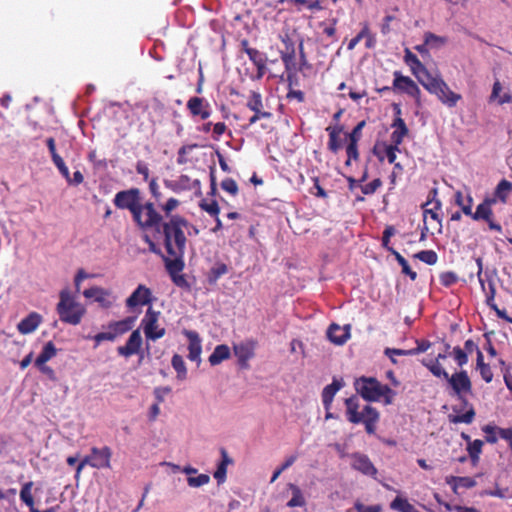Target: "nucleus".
Masks as SVG:
<instances>
[{"mask_svg":"<svg viewBox=\"0 0 512 512\" xmlns=\"http://www.w3.org/2000/svg\"><path fill=\"white\" fill-rule=\"evenodd\" d=\"M190 226L189 222L181 215H172L161 225L164 246L168 255H184L186 250V236L184 228Z\"/></svg>","mask_w":512,"mask_h":512,"instance_id":"f257e3e1","label":"nucleus"},{"mask_svg":"<svg viewBox=\"0 0 512 512\" xmlns=\"http://www.w3.org/2000/svg\"><path fill=\"white\" fill-rule=\"evenodd\" d=\"M446 381L452 389V395L461 400L465 407H468L465 413L450 416V421L455 424H471L475 418V410L466 400V396L472 393V382L467 371L461 370L459 372H455L452 375H449Z\"/></svg>","mask_w":512,"mask_h":512,"instance_id":"f03ea898","label":"nucleus"},{"mask_svg":"<svg viewBox=\"0 0 512 512\" xmlns=\"http://www.w3.org/2000/svg\"><path fill=\"white\" fill-rule=\"evenodd\" d=\"M346 405V417L347 420L352 424H364L365 431L372 435L376 432V425L379 421V411L370 406L365 405L361 412L358 411L359 403L356 396L345 399Z\"/></svg>","mask_w":512,"mask_h":512,"instance_id":"7ed1b4c3","label":"nucleus"},{"mask_svg":"<svg viewBox=\"0 0 512 512\" xmlns=\"http://www.w3.org/2000/svg\"><path fill=\"white\" fill-rule=\"evenodd\" d=\"M421 85L449 108L455 107L462 99L461 94L452 91L440 75L430 74L427 78H423V81L421 80Z\"/></svg>","mask_w":512,"mask_h":512,"instance_id":"20e7f679","label":"nucleus"},{"mask_svg":"<svg viewBox=\"0 0 512 512\" xmlns=\"http://www.w3.org/2000/svg\"><path fill=\"white\" fill-rule=\"evenodd\" d=\"M60 301L56 310L62 322L71 325H78L86 313L85 307L77 302L68 290L60 292Z\"/></svg>","mask_w":512,"mask_h":512,"instance_id":"39448f33","label":"nucleus"},{"mask_svg":"<svg viewBox=\"0 0 512 512\" xmlns=\"http://www.w3.org/2000/svg\"><path fill=\"white\" fill-rule=\"evenodd\" d=\"M132 220L143 231L153 229L159 232L163 224V216L151 201H142L133 214Z\"/></svg>","mask_w":512,"mask_h":512,"instance_id":"423d86ee","label":"nucleus"},{"mask_svg":"<svg viewBox=\"0 0 512 512\" xmlns=\"http://www.w3.org/2000/svg\"><path fill=\"white\" fill-rule=\"evenodd\" d=\"M354 387L356 392L367 401H378L383 394V391L390 393V387L382 385L374 377L362 376L355 380Z\"/></svg>","mask_w":512,"mask_h":512,"instance_id":"0eeeda50","label":"nucleus"},{"mask_svg":"<svg viewBox=\"0 0 512 512\" xmlns=\"http://www.w3.org/2000/svg\"><path fill=\"white\" fill-rule=\"evenodd\" d=\"M136 317H126L119 321H112L107 325L108 331L100 332L93 337H86L87 339L92 338L95 341L94 347H98L103 341H114L118 336H121L130 331L135 323Z\"/></svg>","mask_w":512,"mask_h":512,"instance_id":"6e6552de","label":"nucleus"},{"mask_svg":"<svg viewBox=\"0 0 512 512\" xmlns=\"http://www.w3.org/2000/svg\"><path fill=\"white\" fill-rule=\"evenodd\" d=\"M143 200L142 193L139 188H130L117 192L113 199V204L122 210H128L133 216L138 206Z\"/></svg>","mask_w":512,"mask_h":512,"instance_id":"1a4fd4ad","label":"nucleus"},{"mask_svg":"<svg viewBox=\"0 0 512 512\" xmlns=\"http://www.w3.org/2000/svg\"><path fill=\"white\" fill-rule=\"evenodd\" d=\"M160 312L154 310L151 306L141 320V327L147 340L156 341L166 334V329L158 324Z\"/></svg>","mask_w":512,"mask_h":512,"instance_id":"9d476101","label":"nucleus"},{"mask_svg":"<svg viewBox=\"0 0 512 512\" xmlns=\"http://www.w3.org/2000/svg\"><path fill=\"white\" fill-rule=\"evenodd\" d=\"M393 89L413 97L416 100L420 99L421 90L418 85L408 76H404L400 71L393 72Z\"/></svg>","mask_w":512,"mask_h":512,"instance_id":"9b49d317","label":"nucleus"},{"mask_svg":"<svg viewBox=\"0 0 512 512\" xmlns=\"http://www.w3.org/2000/svg\"><path fill=\"white\" fill-rule=\"evenodd\" d=\"M154 300L152 291L150 288L143 284H139L137 288L131 293V295L125 300V305L128 309L133 310L138 306H151Z\"/></svg>","mask_w":512,"mask_h":512,"instance_id":"f8f14e48","label":"nucleus"},{"mask_svg":"<svg viewBox=\"0 0 512 512\" xmlns=\"http://www.w3.org/2000/svg\"><path fill=\"white\" fill-rule=\"evenodd\" d=\"M241 50L247 54L250 61L255 65L257 69V78L261 79L267 70L266 62L267 57L264 53L260 52L259 50L252 48L249 46V41L247 39H243L241 41Z\"/></svg>","mask_w":512,"mask_h":512,"instance_id":"ddd939ff","label":"nucleus"},{"mask_svg":"<svg viewBox=\"0 0 512 512\" xmlns=\"http://www.w3.org/2000/svg\"><path fill=\"white\" fill-rule=\"evenodd\" d=\"M351 467L363 475L375 478L378 470L371 462L370 458L363 453L355 452L350 455Z\"/></svg>","mask_w":512,"mask_h":512,"instance_id":"4468645a","label":"nucleus"},{"mask_svg":"<svg viewBox=\"0 0 512 512\" xmlns=\"http://www.w3.org/2000/svg\"><path fill=\"white\" fill-rule=\"evenodd\" d=\"M256 345L255 340L249 339L233 346L234 354L238 358L241 368L247 369L249 367L248 361L254 357Z\"/></svg>","mask_w":512,"mask_h":512,"instance_id":"2eb2a0df","label":"nucleus"},{"mask_svg":"<svg viewBox=\"0 0 512 512\" xmlns=\"http://www.w3.org/2000/svg\"><path fill=\"white\" fill-rule=\"evenodd\" d=\"M284 49L280 51V57L287 72L296 71V48L294 41L288 36L281 38Z\"/></svg>","mask_w":512,"mask_h":512,"instance_id":"dca6fc26","label":"nucleus"},{"mask_svg":"<svg viewBox=\"0 0 512 512\" xmlns=\"http://www.w3.org/2000/svg\"><path fill=\"white\" fill-rule=\"evenodd\" d=\"M186 107L192 117H199L201 120H206L211 116V105L202 97H191L186 104Z\"/></svg>","mask_w":512,"mask_h":512,"instance_id":"f3484780","label":"nucleus"},{"mask_svg":"<svg viewBox=\"0 0 512 512\" xmlns=\"http://www.w3.org/2000/svg\"><path fill=\"white\" fill-rule=\"evenodd\" d=\"M393 109L396 117L391 124V127L394 128V131L391 134V142L396 145H401L404 137L408 135L409 129L405 121L401 118L400 106L398 104H394Z\"/></svg>","mask_w":512,"mask_h":512,"instance_id":"a211bd4d","label":"nucleus"},{"mask_svg":"<svg viewBox=\"0 0 512 512\" xmlns=\"http://www.w3.org/2000/svg\"><path fill=\"white\" fill-rule=\"evenodd\" d=\"M437 195V189L434 188L429 192V197L426 203L423 205L424 208V221L429 215L430 218L438 224V231H441L442 228V219L439 215V211L441 210L442 204L441 201L435 199Z\"/></svg>","mask_w":512,"mask_h":512,"instance_id":"6ab92c4d","label":"nucleus"},{"mask_svg":"<svg viewBox=\"0 0 512 512\" xmlns=\"http://www.w3.org/2000/svg\"><path fill=\"white\" fill-rule=\"evenodd\" d=\"M142 346V336L139 329L133 330L125 345L117 347L118 355L129 358L138 354Z\"/></svg>","mask_w":512,"mask_h":512,"instance_id":"aec40b11","label":"nucleus"},{"mask_svg":"<svg viewBox=\"0 0 512 512\" xmlns=\"http://www.w3.org/2000/svg\"><path fill=\"white\" fill-rule=\"evenodd\" d=\"M404 62L410 67L412 74L420 84L423 78H427L431 74L418 57L408 48L405 49Z\"/></svg>","mask_w":512,"mask_h":512,"instance_id":"412c9836","label":"nucleus"},{"mask_svg":"<svg viewBox=\"0 0 512 512\" xmlns=\"http://www.w3.org/2000/svg\"><path fill=\"white\" fill-rule=\"evenodd\" d=\"M475 221L483 220L488 224L490 230L502 233V226L500 223L495 221L493 209L480 203L472 217Z\"/></svg>","mask_w":512,"mask_h":512,"instance_id":"4be33fe9","label":"nucleus"},{"mask_svg":"<svg viewBox=\"0 0 512 512\" xmlns=\"http://www.w3.org/2000/svg\"><path fill=\"white\" fill-rule=\"evenodd\" d=\"M91 453L93 456V468H110L112 451L108 446L102 448L92 447Z\"/></svg>","mask_w":512,"mask_h":512,"instance_id":"5701e85b","label":"nucleus"},{"mask_svg":"<svg viewBox=\"0 0 512 512\" xmlns=\"http://www.w3.org/2000/svg\"><path fill=\"white\" fill-rule=\"evenodd\" d=\"M32 487L33 482L29 481L22 485L20 490V499L21 501L29 507L30 512H57L59 509V506H54L49 509H46L44 511H41L37 508H35L34 498L32 495Z\"/></svg>","mask_w":512,"mask_h":512,"instance_id":"b1692460","label":"nucleus"},{"mask_svg":"<svg viewBox=\"0 0 512 512\" xmlns=\"http://www.w3.org/2000/svg\"><path fill=\"white\" fill-rule=\"evenodd\" d=\"M42 321L43 318L39 313L31 312L17 324V329L22 335H27L34 332Z\"/></svg>","mask_w":512,"mask_h":512,"instance_id":"393cba45","label":"nucleus"},{"mask_svg":"<svg viewBox=\"0 0 512 512\" xmlns=\"http://www.w3.org/2000/svg\"><path fill=\"white\" fill-rule=\"evenodd\" d=\"M327 337L332 343L343 345L350 337L349 326L342 328L338 324L332 323L327 330Z\"/></svg>","mask_w":512,"mask_h":512,"instance_id":"a878e982","label":"nucleus"},{"mask_svg":"<svg viewBox=\"0 0 512 512\" xmlns=\"http://www.w3.org/2000/svg\"><path fill=\"white\" fill-rule=\"evenodd\" d=\"M328 132L329 140L327 143V148L333 154H337L338 151L342 147V140L340 138V134L343 132L342 125L328 126L326 128Z\"/></svg>","mask_w":512,"mask_h":512,"instance_id":"bb28decb","label":"nucleus"},{"mask_svg":"<svg viewBox=\"0 0 512 512\" xmlns=\"http://www.w3.org/2000/svg\"><path fill=\"white\" fill-rule=\"evenodd\" d=\"M86 298H94L102 307L109 308L112 301L109 299V292L100 287H91L83 292Z\"/></svg>","mask_w":512,"mask_h":512,"instance_id":"cd10ccee","label":"nucleus"},{"mask_svg":"<svg viewBox=\"0 0 512 512\" xmlns=\"http://www.w3.org/2000/svg\"><path fill=\"white\" fill-rule=\"evenodd\" d=\"M343 387V383L333 379L332 383L324 387L322 391V403L326 410H330L335 394Z\"/></svg>","mask_w":512,"mask_h":512,"instance_id":"c85d7f7f","label":"nucleus"},{"mask_svg":"<svg viewBox=\"0 0 512 512\" xmlns=\"http://www.w3.org/2000/svg\"><path fill=\"white\" fill-rule=\"evenodd\" d=\"M445 481L454 493H457L458 487L470 489L476 486V481L468 476H447Z\"/></svg>","mask_w":512,"mask_h":512,"instance_id":"c756f323","label":"nucleus"},{"mask_svg":"<svg viewBox=\"0 0 512 512\" xmlns=\"http://www.w3.org/2000/svg\"><path fill=\"white\" fill-rule=\"evenodd\" d=\"M477 264H478V273L477 274H478V277H479V281H480L481 287H482V289H483V291L485 292V295H486V303L492 309H496V304L494 303V298H495V294H496L495 285H494L493 282L490 281L488 283V290H486L485 283L481 279V274H482V261H481V259L477 260Z\"/></svg>","mask_w":512,"mask_h":512,"instance_id":"7c9ffc66","label":"nucleus"},{"mask_svg":"<svg viewBox=\"0 0 512 512\" xmlns=\"http://www.w3.org/2000/svg\"><path fill=\"white\" fill-rule=\"evenodd\" d=\"M189 345H188V358L191 361H200V355L202 351L201 342L196 332H188Z\"/></svg>","mask_w":512,"mask_h":512,"instance_id":"2f4dec72","label":"nucleus"},{"mask_svg":"<svg viewBox=\"0 0 512 512\" xmlns=\"http://www.w3.org/2000/svg\"><path fill=\"white\" fill-rule=\"evenodd\" d=\"M171 258H164L166 269L170 276L179 274L184 269V255H169Z\"/></svg>","mask_w":512,"mask_h":512,"instance_id":"473e14b6","label":"nucleus"},{"mask_svg":"<svg viewBox=\"0 0 512 512\" xmlns=\"http://www.w3.org/2000/svg\"><path fill=\"white\" fill-rule=\"evenodd\" d=\"M230 355L231 352L229 347L225 344H221L215 347L208 360L212 366H215L220 364L222 361L229 359Z\"/></svg>","mask_w":512,"mask_h":512,"instance_id":"72a5a7b5","label":"nucleus"},{"mask_svg":"<svg viewBox=\"0 0 512 512\" xmlns=\"http://www.w3.org/2000/svg\"><path fill=\"white\" fill-rule=\"evenodd\" d=\"M220 452L222 461L219 463L216 471L214 472V478L218 483H223L226 479L227 465L232 463V460L229 458L227 451L224 448H221Z\"/></svg>","mask_w":512,"mask_h":512,"instance_id":"f704fd0d","label":"nucleus"},{"mask_svg":"<svg viewBox=\"0 0 512 512\" xmlns=\"http://www.w3.org/2000/svg\"><path fill=\"white\" fill-rule=\"evenodd\" d=\"M165 186L176 193L183 190H190L191 178L188 175L182 174L176 181H165Z\"/></svg>","mask_w":512,"mask_h":512,"instance_id":"c9c22d12","label":"nucleus"},{"mask_svg":"<svg viewBox=\"0 0 512 512\" xmlns=\"http://www.w3.org/2000/svg\"><path fill=\"white\" fill-rule=\"evenodd\" d=\"M288 488L292 492V498L287 502V506L290 508L305 506L306 500L302 494L301 489L293 483H289Z\"/></svg>","mask_w":512,"mask_h":512,"instance_id":"e433bc0d","label":"nucleus"},{"mask_svg":"<svg viewBox=\"0 0 512 512\" xmlns=\"http://www.w3.org/2000/svg\"><path fill=\"white\" fill-rule=\"evenodd\" d=\"M422 364L435 376L438 378L448 379V372L442 367L441 363L438 360H422Z\"/></svg>","mask_w":512,"mask_h":512,"instance_id":"4c0bfd02","label":"nucleus"},{"mask_svg":"<svg viewBox=\"0 0 512 512\" xmlns=\"http://www.w3.org/2000/svg\"><path fill=\"white\" fill-rule=\"evenodd\" d=\"M56 354H57V349H56L54 343L52 341H49L44 345L41 353L36 358L34 364H39V365L45 364L47 361H49L50 359L55 357Z\"/></svg>","mask_w":512,"mask_h":512,"instance_id":"58836bf2","label":"nucleus"},{"mask_svg":"<svg viewBox=\"0 0 512 512\" xmlns=\"http://www.w3.org/2000/svg\"><path fill=\"white\" fill-rule=\"evenodd\" d=\"M512 191V182L502 179L496 186L494 190V194L499 198V201L502 203H506L509 194Z\"/></svg>","mask_w":512,"mask_h":512,"instance_id":"ea45409f","label":"nucleus"},{"mask_svg":"<svg viewBox=\"0 0 512 512\" xmlns=\"http://www.w3.org/2000/svg\"><path fill=\"white\" fill-rule=\"evenodd\" d=\"M391 254L395 257L396 261L402 268V273L409 276L412 281L417 278V273L411 270L407 260L395 249H391Z\"/></svg>","mask_w":512,"mask_h":512,"instance_id":"a19ab883","label":"nucleus"},{"mask_svg":"<svg viewBox=\"0 0 512 512\" xmlns=\"http://www.w3.org/2000/svg\"><path fill=\"white\" fill-rule=\"evenodd\" d=\"M228 273V266L225 263H216L208 273L210 284L216 283L220 277Z\"/></svg>","mask_w":512,"mask_h":512,"instance_id":"79ce46f5","label":"nucleus"},{"mask_svg":"<svg viewBox=\"0 0 512 512\" xmlns=\"http://www.w3.org/2000/svg\"><path fill=\"white\" fill-rule=\"evenodd\" d=\"M246 106L251 111H253V110L259 111V109H264V104H263V99H262L261 93L259 91H250L248 98H247Z\"/></svg>","mask_w":512,"mask_h":512,"instance_id":"37998d69","label":"nucleus"},{"mask_svg":"<svg viewBox=\"0 0 512 512\" xmlns=\"http://www.w3.org/2000/svg\"><path fill=\"white\" fill-rule=\"evenodd\" d=\"M171 364L177 372V378L179 380L186 379L187 369L182 356H180L179 354H174L171 360Z\"/></svg>","mask_w":512,"mask_h":512,"instance_id":"c03bdc74","label":"nucleus"},{"mask_svg":"<svg viewBox=\"0 0 512 512\" xmlns=\"http://www.w3.org/2000/svg\"><path fill=\"white\" fill-rule=\"evenodd\" d=\"M390 508L400 512H417L409 501L402 497H396L390 504Z\"/></svg>","mask_w":512,"mask_h":512,"instance_id":"a18cd8bd","label":"nucleus"},{"mask_svg":"<svg viewBox=\"0 0 512 512\" xmlns=\"http://www.w3.org/2000/svg\"><path fill=\"white\" fill-rule=\"evenodd\" d=\"M414 258L419 259L428 265H435L438 260V255L434 250H422L414 254Z\"/></svg>","mask_w":512,"mask_h":512,"instance_id":"49530a36","label":"nucleus"},{"mask_svg":"<svg viewBox=\"0 0 512 512\" xmlns=\"http://www.w3.org/2000/svg\"><path fill=\"white\" fill-rule=\"evenodd\" d=\"M448 39L444 36H438L432 32L425 33V44H429L431 47H440L447 43Z\"/></svg>","mask_w":512,"mask_h":512,"instance_id":"de8ad7c7","label":"nucleus"},{"mask_svg":"<svg viewBox=\"0 0 512 512\" xmlns=\"http://www.w3.org/2000/svg\"><path fill=\"white\" fill-rule=\"evenodd\" d=\"M346 154L347 160L345 162L346 166H350L352 161L359 160V151H358V143L349 142L346 146Z\"/></svg>","mask_w":512,"mask_h":512,"instance_id":"09e8293b","label":"nucleus"},{"mask_svg":"<svg viewBox=\"0 0 512 512\" xmlns=\"http://www.w3.org/2000/svg\"><path fill=\"white\" fill-rule=\"evenodd\" d=\"M483 442L479 439L474 440L473 442L468 444L467 450L470 458L473 462L478 461L479 455L482 452Z\"/></svg>","mask_w":512,"mask_h":512,"instance_id":"8fccbe9b","label":"nucleus"},{"mask_svg":"<svg viewBox=\"0 0 512 512\" xmlns=\"http://www.w3.org/2000/svg\"><path fill=\"white\" fill-rule=\"evenodd\" d=\"M199 206L203 211L207 212L212 217H217V215H219L220 208L217 201L215 200H212L210 203L202 200Z\"/></svg>","mask_w":512,"mask_h":512,"instance_id":"3c124183","label":"nucleus"},{"mask_svg":"<svg viewBox=\"0 0 512 512\" xmlns=\"http://www.w3.org/2000/svg\"><path fill=\"white\" fill-rule=\"evenodd\" d=\"M366 122L364 120L360 121L353 130L347 134V138L349 142L358 143L362 137V129L365 127Z\"/></svg>","mask_w":512,"mask_h":512,"instance_id":"603ef678","label":"nucleus"},{"mask_svg":"<svg viewBox=\"0 0 512 512\" xmlns=\"http://www.w3.org/2000/svg\"><path fill=\"white\" fill-rule=\"evenodd\" d=\"M210 481V477L207 474H199L198 476H189L187 478V483L190 487H201L203 485L208 484Z\"/></svg>","mask_w":512,"mask_h":512,"instance_id":"864d4df0","label":"nucleus"},{"mask_svg":"<svg viewBox=\"0 0 512 512\" xmlns=\"http://www.w3.org/2000/svg\"><path fill=\"white\" fill-rule=\"evenodd\" d=\"M498 428L499 427L492 426V425H485L482 428L483 432L486 434V437H485L486 442H488L490 444L497 443V441H498V437H497Z\"/></svg>","mask_w":512,"mask_h":512,"instance_id":"5fc2aeb1","label":"nucleus"},{"mask_svg":"<svg viewBox=\"0 0 512 512\" xmlns=\"http://www.w3.org/2000/svg\"><path fill=\"white\" fill-rule=\"evenodd\" d=\"M382 186V181L380 178H376L373 181H371L368 184L361 185V191L365 195H372L374 194L378 188Z\"/></svg>","mask_w":512,"mask_h":512,"instance_id":"6e6d98bb","label":"nucleus"},{"mask_svg":"<svg viewBox=\"0 0 512 512\" xmlns=\"http://www.w3.org/2000/svg\"><path fill=\"white\" fill-rule=\"evenodd\" d=\"M221 188L231 194L232 196H235L238 194V185L236 181L232 178H225L221 182Z\"/></svg>","mask_w":512,"mask_h":512,"instance_id":"4d7b16f0","label":"nucleus"},{"mask_svg":"<svg viewBox=\"0 0 512 512\" xmlns=\"http://www.w3.org/2000/svg\"><path fill=\"white\" fill-rule=\"evenodd\" d=\"M180 205V201L176 198H169L163 205L161 210L165 213L166 217H171L172 211H174Z\"/></svg>","mask_w":512,"mask_h":512,"instance_id":"13d9d810","label":"nucleus"},{"mask_svg":"<svg viewBox=\"0 0 512 512\" xmlns=\"http://www.w3.org/2000/svg\"><path fill=\"white\" fill-rule=\"evenodd\" d=\"M366 36H369V26L367 24H365L362 30L349 41L347 46L348 50H353L356 45Z\"/></svg>","mask_w":512,"mask_h":512,"instance_id":"bf43d9fd","label":"nucleus"},{"mask_svg":"<svg viewBox=\"0 0 512 512\" xmlns=\"http://www.w3.org/2000/svg\"><path fill=\"white\" fill-rule=\"evenodd\" d=\"M452 354H453V357H454V359H455L456 363H457L460 367H462V366H464L465 364H467V362H468V355H467V353H466L463 349H461L459 346H456V347H454V348H453V352H452Z\"/></svg>","mask_w":512,"mask_h":512,"instance_id":"052dcab7","label":"nucleus"},{"mask_svg":"<svg viewBox=\"0 0 512 512\" xmlns=\"http://www.w3.org/2000/svg\"><path fill=\"white\" fill-rule=\"evenodd\" d=\"M254 114L249 118L248 126L254 125L260 119H269L272 117V113L264 109L253 110Z\"/></svg>","mask_w":512,"mask_h":512,"instance_id":"680f3d73","label":"nucleus"},{"mask_svg":"<svg viewBox=\"0 0 512 512\" xmlns=\"http://www.w3.org/2000/svg\"><path fill=\"white\" fill-rule=\"evenodd\" d=\"M196 147H197V144L183 145L182 147H180V149L178 150V153H177L178 154L177 163L180 165L186 164L188 161L186 158V154L189 151H192Z\"/></svg>","mask_w":512,"mask_h":512,"instance_id":"e2e57ef3","label":"nucleus"},{"mask_svg":"<svg viewBox=\"0 0 512 512\" xmlns=\"http://www.w3.org/2000/svg\"><path fill=\"white\" fill-rule=\"evenodd\" d=\"M458 281V277L454 272L448 271L440 275V283L445 287H450Z\"/></svg>","mask_w":512,"mask_h":512,"instance_id":"0e129e2a","label":"nucleus"},{"mask_svg":"<svg viewBox=\"0 0 512 512\" xmlns=\"http://www.w3.org/2000/svg\"><path fill=\"white\" fill-rule=\"evenodd\" d=\"M395 233V229L393 226H387L385 230L383 231L382 236V246L391 253V249H394L393 247L389 246L390 238Z\"/></svg>","mask_w":512,"mask_h":512,"instance_id":"69168bd1","label":"nucleus"},{"mask_svg":"<svg viewBox=\"0 0 512 512\" xmlns=\"http://www.w3.org/2000/svg\"><path fill=\"white\" fill-rule=\"evenodd\" d=\"M312 180H313L314 185L310 189V193L319 198H327V192L320 185L319 178L313 177Z\"/></svg>","mask_w":512,"mask_h":512,"instance_id":"338daca9","label":"nucleus"},{"mask_svg":"<svg viewBox=\"0 0 512 512\" xmlns=\"http://www.w3.org/2000/svg\"><path fill=\"white\" fill-rule=\"evenodd\" d=\"M354 508L356 509L357 512H380L381 510L380 506H366L359 501L355 502Z\"/></svg>","mask_w":512,"mask_h":512,"instance_id":"774afa93","label":"nucleus"}]
</instances>
